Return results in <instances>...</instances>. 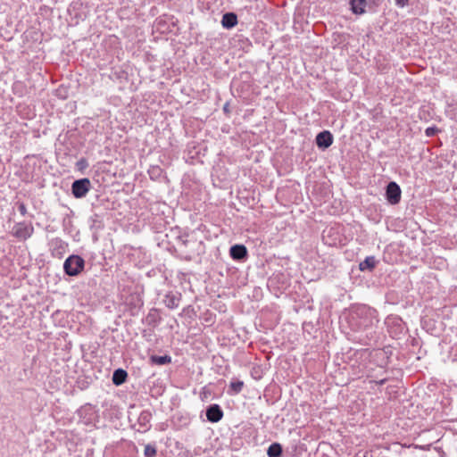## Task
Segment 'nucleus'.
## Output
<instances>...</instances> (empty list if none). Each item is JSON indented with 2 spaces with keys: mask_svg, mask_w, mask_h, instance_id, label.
I'll list each match as a JSON object with an SVG mask.
<instances>
[{
  "mask_svg": "<svg viewBox=\"0 0 457 457\" xmlns=\"http://www.w3.org/2000/svg\"><path fill=\"white\" fill-rule=\"evenodd\" d=\"M128 378V373L123 369H117L112 373V383L115 386H120L125 383Z\"/></svg>",
  "mask_w": 457,
  "mask_h": 457,
  "instance_id": "nucleus-16",
  "label": "nucleus"
},
{
  "mask_svg": "<svg viewBox=\"0 0 457 457\" xmlns=\"http://www.w3.org/2000/svg\"><path fill=\"white\" fill-rule=\"evenodd\" d=\"M151 362L156 365H165L171 362V357L170 355H152L150 357Z\"/></svg>",
  "mask_w": 457,
  "mask_h": 457,
  "instance_id": "nucleus-21",
  "label": "nucleus"
},
{
  "mask_svg": "<svg viewBox=\"0 0 457 457\" xmlns=\"http://www.w3.org/2000/svg\"><path fill=\"white\" fill-rule=\"evenodd\" d=\"M385 325L390 337L395 339H400L407 331L405 323L398 315H388L385 320Z\"/></svg>",
  "mask_w": 457,
  "mask_h": 457,
  "instance_id": "nucleus-3",
  "label": "nucleus"
},
{
  "mask_svg": "<svg viewBox=\"0 0 457 457\" xmlns=\"http://www.w3.org/2000/svg\"><path fill=\"white\" fill-rule=\"evenodd\" d=\"M186 260L190 261L191 260V256H187Z\"/></svg>",
  "mask_w": 457,
  "mask_h": 457,
  "instance_id": "nucleus-33",
  "label": "nucleus"
},
{
  "mask_svg": "<svg viewBox=\"0 0 457 457\" xmlns=\"http://www.w3.org/2000/svg\"><path fill=\"white\" fill-rule=\"evenodd\" d=\"M16 204L21 214L25 216L27 214V207L25 204L23 202H18Z\"/></svg>",
  "mask_w": 457,
  "mask_h": 457,
  "instance_id": "nucleus-27",
  "label": "nucleus"
},
{
  "mask_svg": "<svg viewBox=\"0 0 457 457\" xmlns=\"http://www.w3.org/2000/svg\"><path fill=\"white\" fill-rule=\"evenodd\" d=\"M85 267L84 259L76 254L70 255L63 263V270L65 274L71 277L78 276Z\"/></svg>",
  "mask_w": 457,
  "mask_h": 457,
  "instance_id": "nucleus-4",
  "label": "nucleus"
},
{
  "mask_svg": "<svg viewBox=\"0 0 457 457\" xmlns=\"http://www.w3.org/2000/svg\"><path fill=\"white\" fill-rule=\"evenodd\" d=\"M191 308V306H187L186 308L183 309V312H186L187 311H188L189 309Z\"/></svg>",
  "mask_w": 457,
  "mask_h": 457,
  "instance_id": "nucleus-32",
  "label": "nucleus"
},
{
  "mask_svg": "<svg viewBox=\"0 0 457 457\" xmlns=\"http://www.w3.org/2000/svg\"><path fill=\"white\" fill-rule=\"evenodd\" d=\"M378 262L374 256H367L364 261L359 264V269L361 271H371L377 265Z\"/></svg>",
  "mask_w": 457,
  "mask_h": 457,
  "instance_id": "nucleus-17",
  "label": "nucleus"
},
{
  "mask_svg": "<svg viewBox=\"0 0 457 457\" xmlns=\"http://www.w3.org/2000/svg\"><path fill=\"white\" fill-rule=\"evenodd\" d=\"M402 191L399 185L391 181L386 188V198L390 204H397L401 200Z\"/></svg>",
  "mask_w": 457,
  "mask_h": 457,
  "instance_id": "nucleus-7",
  "label": "nucleus"
},
{
  "mask_svg": "<svg viewBox=\"0 0 457 457\" xmlns=\"http://www.w3.org/2000/svg\"><path fill=\"white\" fill-rule=\"evenodd\" d=\"M157 448L154 444H147L145 446L144 456L145 457H156Z\"/></svg>",
  "mask_w": 457,
  "mask_h": 457,
  "instance_id": "nucleus-23",
  "label": "nucleus"
},
{
  "mask_svg": "<svg viewBox=\"0 0 457 457\" xmlns=\"http://www.w3.org/2000/svg\"><path fill=\"white\" fill-rule=\"evenodd\" d=\"M395 4L399 7H404L409 3V0H395Z\"/></svg>",
  "mask_w": 457,
  "mask_h": 457,
  "instance_id": "nucleus-28",
  "label": "nucleus"
},
{
  "mask_svg": "<svg viewBox=\"0 0 457 457\" xmlns=\"http://www.w3.org/2000/svg\"><path fill=\"white\" fill-rule=\"evenodd\" d=\"M34 232L33 226L26 222H18L13 227V236L20 240H27Z\"/></svg>",
  "mask_w": 457,
  "mask_h": 457,
  "instance_id": "nucleus-6",
  "label": "nucleus"
},
{
  "mask_svg": "<svg viewBox=\"0 0 457 457\" xmlns=\"http://www.w3.org/2000/svg\"><path fill=\"white\" fill-rule=\"evenodd\" d=\"M333 144V135L328 130L320 132L316 136V145L318 147L326 149Z\"/></svg>",
  "mask_w": 457,
  "mask_h": 457,
  "instance_id": "nucleus-13",
  "label": "nucleus"
},
{
  "mask_svg": "<svg viewBox=\"0 0 457 457\" xmlns=\"http://www.w3.org/2000/svg\"><path fill=\"white\" fill-rule=\"evenodd\" d=\"M438 131L439 129L436 126L428 127L425 130V135L428 137H434Z\"/></svg>",
  "mask_w": 457,
  "mask_h": 457,
  "instance_id": "nucleus-26",
  "label": "nucleus"
},
{
  "mask_svg": "<svg viewBox=\"0 0 457 457\" xmlns=\"http://www.w3.org/2000/svg\"><path fill=\"white\" fill-rule=\"evenodd\" d=\"M147 173L152 180H159L163 174V170L159 165H151Z\"/></svg>",
  "mask_w": 457,
  "mask_h": 457,
  "instance_id": "nucleus-20",
  "label": "nucleus"
},
{
  "mask_svg": "<svg viewBox=\"0 0 457 457\" xmlns=\"http://www.w3.org/2000/svg\"><path fill=\"white\" fill-rule=\"evenodd\" d=\"M49 247L52 256L61 259L66 253L68 244L61 238L55 237L49 242Z\"/></svg>",
  "mask_w": 457,
  "mask_h": 457,
  "instance_id": "nucleus-8",
  "label": "nucleus"
},
{
  "mask_svg": "<svg viewBox=\"0 0 457 457\" xmlns=\"http://www.w3.org/2000/svg\"><path fill=\"white\" fill-rule=\"evenodd\" d=\"M143 304H144L143 300L139 296H137L136 300L133 303V307L131 308V314L137 315V313H138L139 310L141 309V307L143 306Z\"/></svg>",
  "mask_w": 457,
  "mask_h": 457,
  "instance_id": "nucleus-24",
  "label": "nucleus"
},
{
  "mask_svg": "<svg viewBox=\"0 0 457 457\" xmlns=\"http://www.w3.org/2000/svg\"><path fill=\"white\" fill-rule=\"evenodd\" d=\"M223 111H224V112H228V104H226L224 105V107H223Z\"/></svg>",
  "mask_w": 457,
  "mask_h": 457,
  "instance_id": "nucleus-31",
  "label": "nucleus"
},
{
  "mask_svg": "<svg viewBox=\"0 0 457 457\" xmlns=\"http://www.w3.org/2000/svg\"><path fill=\"white\" fill-rule=\"evenodd\" d=\"M162 320L161 310L154 307L149 310L147 315L142 320V323L154 329L159 326Z\"/></svg>",
  "mask_w": 457,
  "mask_h": 457,
  "instance_id": "nucleus-9",
  "label": "nucleus"
},
{
  "mask_svg": "<svg viewBox=\"0 0 457 457\" xmlns=\"http://www.w3.org/2000/svg\"><path fill=\"white\" fill-rule=\"evenodd\" d=\"M359 312L361 313L365 312V313H369L370 315H371L372 313L375 312V310L374 309H365V308H362V309H360Z\"/></svg>",
  "mask_w": 457,
  "mask_h": 457,
  "instance_id": "nucleus-29",
  "label": "nucleus"
},
{
  "mask_svg": "<svg viewBox=\"0 0 457 457\" xmlns=\"http://www.w3.org/2000/svg\"><path fill=\"white\" fill-rule=\"evenodd\" d=\"M351 9L355 14H362L365 12L366 0H351Z\"/></svg>",
  "mask_w": 457,
  "mask_h": 457,
  "instance_id": "nucleus-18",
  "label": "nucleus"
},
{
  "mask_svg": "<svg viewBox=\"0 0 457 457\" xmlns=\"http://www.w3.org/2000/svg\"><path fill=\"white\" fill-rule=\"evenodd\" d=\"M88 167V162L86 158H80L76 162V169L83 172Z\"/></svg>",
  "mask_w": 457,
  "mask_h": 457,
  "instance_id": "nucleus-25",
  "label": "nucleus"
},
{
  "mask_svg": "<svg viewBox=\"0 0 457 457\" xmlns=\"http://www.w3.org/2000/svg\"><path fill=\"white\" fill-rule=\"evenodd\" d=\"M230 257L237 262H242L247 257V249L244 245H234L229 249Z\"/></svg>",
  "mask_w": 457,
  "mask_h": 457,
  "instance_id": "nucleus-14",
  "label": "nucleus"
},
{
  "mask_svg": "<svg viewBox=\"0 0 457 457\" xmlns=\"http://www.w3.org/2000/svg\"><path fill=\"white\" fill-rule=\"evenodd\" d=\"M179 241L181 242V245H184V246H187V244L189 243V240H187V238H185L184 236H180L179 237Z\"/></svg>",
  "mask_w": 457,
  "mask_h": 457,
  "instance_id": "nucleus-30",
  "label": "nucleus"
},
{
  "mask_svg": "<svg viewBox=\"0 0 457 457\" xmlns=\"http://www.w3.org/2000/svg\"><path fill=\"white\" fill-rule=\"evenodd\" d=\"M282 453V445L279 443H272L267 450L268 457H281Z\"/></svg>",
  "mask_w": 457,
  "mask_h": 457,
  "instance_id": "nucleus-19",
  "label": "nucleus"
},
{
  "mask_svg": "<svg viewBox=\"0 0 457 457\" xmlns=\"http://www.w3.org/2000/svg\"><path fill=\"white\" fill-rule=\"evenodd\" d=\"M152 412L149 410H144L140 412L137 425L138 428L137 429L138 432L145 433L151 428V420H152Z\"/></svg>",
  "mask_w": 457,
  "mask_h": 457,
  "instance_id": "nucleus-10",
  "label": "nucleus"
},
{
  "mask_svg": "<svg viewBox=\"0 0 457 457\" xmlns=\"http://www.w3.org/2000/svg\"><path fill=\"white\" fill-rule=\"evenodd\" d=\"M206 418L207 420L212 423H217L223 418V411L221 407L217 403H212L209 405L206 409Z\"/></svg>",
  "mask_w": 457,
  "mask_h": 457,
  "instance_id": "nucleus-11",
  "label": "nucleus"
},
{
  "mask_svg": "<svg viewBox=\"0 0 457 457\" xmlns=\"http://www.w3.org/2000/svg\"><path fill=\"white\" fill-rule=\"evenodd\" d=\"M356 361H371L378 369L379 373H386V367L388 363L387 353L383 349H361L355 353Z\"/></svg>",
  "mask_w": 457,
  "mask_h": 457,
  "instance_id": "nucleus-1",
  "label": "nucleus"
},
{
  "mask_svg": "<svg viewBox=\"0 0 457 457\" xmlns=\"http://www.w3.org/2000/svg\"><path fill=\"white\" fill-rule=\"evenodd\" d=\"M182 299V295L179 292H168L162 300L168 309L173 310L179 307Z\"/></svg>",
  "mask_w": 457,
  "mask_h": 457,
  "instance_id": "nucleus-12",
  "label": "nucleus"
},
{
  "mask_svg": "<svg viewBox=\"0 0 457 457\" xmlns=\"http://www.w3.org/2000/svg\"><path fill=\"white\" fill-rule=\"evenodd\" d=\"M244 387V382L241 380L231 381L229 384V390L228 393L229 395H237L239 394Z\"/></svg>",
  "mask_w": 457,
  "mask_h": 457,
  "instance_id": "nucleus-22",
  "label": "nucleus"
},
{
  "mask_svg": "<svg viewBox=\"0 0 457 457\" xmlns=\"http://www.w3.org/2000/svg\"><path fill=\"white\" fill-rule=\"evenodd\" d=\"M237 24V16L235 12H226L221 19V25L224 29H230Z\"/></svg>",
  "mask_w": 457,
  "mask_h": 457,
  "instance_id": "nucleus-15",
  "label": "nucleus"
},
{
  "mask_svg": "<svg viewBox=\"0 0 457 457\" xmlns=\"http://www.w3.org/2000/svg\"><path fill=\"white\" fill-rule=\"evenodd\" d=\"M358 361V372L356 373V375H358L360 378L366 377L371 378L370 382H374L377 385L380 386L384 385L387 381L386 378L378 379L384 373H379L378 369L371 361Z\"/></svg>",
  "mask_w": 457,
  "mask_h": 457,
  "instance_id": "nucleus-2",
  "label": "nucleus"
},
{
  "mask_svg": "<svg viewBox=\"0 0 457 457\" xmlns=\"http://www.w3.org/2000/svg\"><path fill=\"white\" fill-rule=\"evenodd\" d=\"M91 187L90 180L87 178L75 180L71 185L72 195L76 198L86 196Z\"/></svg>",
  "mask_w": 457,
  "mask_h": 457,
  "instance_id": "nucleus-5",
  "label": "nucleus"
}]
</instances>
